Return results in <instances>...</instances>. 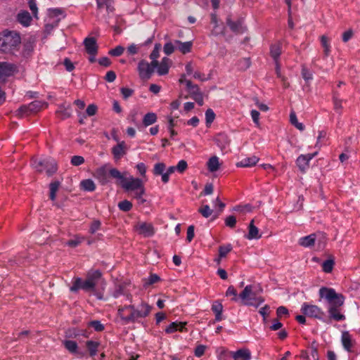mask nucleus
<instances>
[{"label": "nucleus", "mask_w": 360, "mask_h": 360, "mask_svg": "<svg viewBox=\"0 0 360 360\" xmlns=\"http://www.w3.org/2000/svg\"><path fill=\"white\" fill-rule=\"evenodd\" d=\"M207 169L210 172H214L219 169V159L217 156L211 157L207 162Z\"/></svg>", "instance_id": "33"}, {"label": "nucleus", "mask_w": 360, "mask_h": 360, "mask_svg": "<svg viewBox=\"0 0 360 360\" xmlns=\"http://www.w3.org/2000/svg\"><path fill=\"white\" fill-rule=\"evenodd\" d=\"M301 311L306 316L319 319L324 323H329L326 313L316 305L309 304L304 302L302 305Z\"/></svg>", "instance_id": "6"}, {"label": "nucleus", "mask_w": 360, "mask_h": 360, "mask_svg": "<svg viewBox=\"0 0 360 360\" xmlns=\"http://www.w3.org/2000/svg\"><path fill=\"white\" fill-rule=\"evenodd\" d=\"M225 224L230 228H233L236 224V219L234 216H229L225 219Z\"/></svg>", "instance_id": "63"}, {"label": "nucleus", "mask_w": 360, "mask_h": 360, "mask_svg": "<svg viewBox=\"0 0 360 360\" xmlns=\"http://www.w3.org/2000/svg\"><path fill=\"white\" fill-rule=\"evenodd\" d=\"M316 238V234L312 233L300 238L299 239L298 244L304 248H311L314 245Z\"/></svg>", "instance_id": "24"}, {"label": "nucleus", "mask_w": 360, "mask_h": 360, "mask_svg": "<svg viewBox=\"0 0 360 360\" xmlns=\"http://www.w3.org/2000/svg\"><path fill=\"white\" fill-rule=\"evenodd\" d=\"M124 51V49L122 46H117L115 49L109 51V54L112 56H120Z\"/></svg>", "instance_id": "55"}, {"label": "nucleus", "mask_w": 360, "mask_h": 360, "mask_svg": "<svg viewBox=\"0 0 360 360\" xmlns=\"http://www.w3.org/2000/svg\"><path fill=\"white\" fill-rule=\"evenodd\" d=\"M175 48L176 47L174 43L167 42L164 45L163 51L166 55L169 56L174 51Z\"/></svg>", "instance_id": "50"}, {"label": "nucleus", "mask_w": 360, "mask_h": 360, "mask_svg": "<svg viewBox=\"0 0 360 360\" xmlns=\"http://www.w3.org/2000/svg\"><path fill=\"white\" fill-rule=\"evenodd\" d=\"M107 166L103 165L98 168L94 173V176L102 184H105L108 182L107 176Z\"/></svg>", "instance_id": "21"}, {"label": "nucleus", "mask_w": 360, "mask_h": 360, "mask_svg": "<svg viewBox=\"0 0 360 360\" xmlns=\"http://www.w3.org/2000/svg\"><path fill=\"white\" fill-rule=\"evenodd\" d=\"M151 309L152 307L145 302H141L136 307L133 304V317L134 323L147 317L150 314Z\"/></svg>", "instance_id": "7"}, {"label": "nucleus", "mask_w": 360, "mask_h": 360, "mask_svg": "<svg viewBox=\"0 0 360 360\" xmlns=\"http://www.w3.org/2000/svg\"><path fill=\"white\" fill-rule=\"evenodd\" d=\"M334 266V261L333 259H327L322 264L323 271L326 273H330L332 271Z\"/></svg>", "instance_id": "47"}, {"label": "nucleus", "mask_w": 360, "mask_h": 360, "mask_svg": "<svg viewBox=\"0 0 360 360\" xmlns=\"http://www.w3.org/2000/svg\"><path fill=\"white\" fill-rule=\"evenodd\" d=\"M97 7L102 8L105 7L108 13H112L114 11V1L113 0H96Z\"/></svg>", "instance_id": "30"}, {"label": "nucleus", "mask_w": 360, "mask_h": 360, "mask_svg": "<svg viewBox=\"0 0 360 360\" xmlns=\"http://www.w3.org/2000/svg\"><path fill=\"white\" fill-rule=\"evenodd\" d=\"M94 287L86 279L83 281L81 278L75 277L72 281V285L70 288L71 292H75L79 290L84 291H91L94 290Z\"/></svg>", "instance_id": "10"}, {"label": "nucleus", "mask_w": 360, "mask_h": 360, "mask_svg": "<svg viewBox=\"0 0 360 360\" xmlns=\"http://www.w3.org/2000/svg\"><path fill=\"white\" fill-rule=\"evenodd\" d=\"M174 44L176 45V49L180 52H181L184 54H186V53H190L191 51L193 42L191 41L182 42L179 40H175Z\"/></svg>", "instance_id": "25"}, {"label": "nucleus", "mask_w": 360, "mask_h": 360, "mask_svg": "<svg viewBox=\"0 0 360 360\" xmlns=\"http://www.w3.org/2000/svg\"><path fill=\"white\" fill-rule=\"evenodd\" d=\"M186 322H172L165 329L167 333H173L176 331L183 332L186 330Z\"/></svg>", "instance_id": "22"}, {"label": "nucleus", "mask_w": 360, "mask_h": 360, "mask_svg": "<svg viewBox=\"0 0 360 360\" xmlns=\"http://www.w3.org/2000/svg\"><path fill=\"white\" fill-rule=\"evenodd\" d=\"M198 212L202 215V217H204L205 218H208L209 217L211 216V214H212L213 211L212 210L210 207L209 205H203L202 207H200L199 209H198Z\"/></svg>", "instance_id": "46"}, {"label": "nucleus", "mask_w": 360, "mask_h": 360, "mask_svg": "<svg viewBox=\"0 0 360 360\" xmlns=\"http://www.w3.org/2000/svg\"><path fill=\"white\" fill-rule=\"evenodd\" d=\"M59 186L60 183L58 181H53L50 184V199L52 201H54L56 200V193L58 191Z\"/></svg>", "instance_id": "42"}, {"label": "nucleus", "mask_w": 360, "mask_h": 360, "mask_svg": "<svg viewBox=\"0 0 360 360\" xmlns=\"http://www.w3.org/2000/svg\"><path fill=\"white\" fill-rule=\"evenodd\" d=\"M15 70V65L6 62H0V81L11 75Z\"/></svg>", "instance_id": "15"}, {"label": "nucleus", "mask_w": 360, "mask_h": 360, "mask_svg": "<svg viewBox=\"0 0 360 360\" xmlns=\"http://www.w3.org/2000/svg\"><path fill=\"white\" fill-rule=\"evenodd\" d=\"M121 295H126L127 299H128V300L131 299V295L127 294L124 292V286L122 285H118L117 286L115 287V289L112 293V296L115 298H117V297H120Z\"/></svg>", "instance_id": "40"}, {"label": "nucleus", "mask_w": 360, "mask_h": 360, "mask_svg": "<svg viewBox=\"0 0 360 360\" xmlns=\"http://www.w3.org/2000/svg\"><path fill=\"white\" fill-rule=\"evenodd\" d=\"M226 296H231V295H233V298L231 299V300L233 301H238V297H237V292H236V289L234 288L233 286L231 285L228 288L226 292Z\"/></svg>", "instance_id": "57"}, {"label": "nucleus", "mask_w": 360, "mask_h": 360, "mask_svg": "<svg viewBox=\"0 0 360 360\" xmlns=\"http://www.w3.org/2000/svg\"><path fill=\"white\" fill-rule=\"evenodd\" d=\"M227 25L229 26L231 30L237 33L243 32V25L242 21L238 20L237 22H233L231 19L227 20Z\"/></svg>", "instance_id": "34"}, {"label": "nucleus", "mask_w": 360, "mask_h": 360, "mask_svg": "<svg viewBox=\"0 0 360 360\" xmlns=\"http://www.w3.org/2000/svg\"><path fill=\"white\" fill-rule=\"evenodd\" d=\"M117 314L124 323H134L133 317V304L119 307Z\"/></svg>", "instance_id": "11"}, {"label": "nucleus", "mask_w": 360, "mask_h": 360, "mask_svg": "<svg viewBox=\"0 0 360 360\" xmlns=\"http://www.w3.org/2000/svg\"><path fill=\"white\" fill-rule=\"evenodd\" d=\"M28 6L32 13L33 16L38 19V8L37 6L36 0H29Z\"/></svg>", "instance_id": "49"}, {"label": "nucleus", "mask_w": 360, "mask_h": 360, "mask_svg": "<svg viewBox=\"0 0 360 360\" xmlns=\"http://www.w3.org/2000/svg\"><path fill=\"white\" fill-rule=\"evenodd\" d=\"M205 349H206V347L203 345H198L196 347V348L195 349V352H194L195 356L197 357L202 356L205 354Z\"/></svg>", "instance_id": "61"}, {"label": "nucleus", "mask_w": 360, "mask_h": 360, "mask_svg": "<svg viewBox=\"0 0 360 360\" xmlns=\"http://www.w3.org/2000/svg\"><path fill=\"white\" fill-rule=\"evenodd\" d=\"M58 115L63 120L68 118L72 114V108L70 105L62 104L58 107L56 111Z\"/></svg>", "instance_id": "26"}, {"label": "nucleus", "mask_w": 360, "mask_h": 360, "mask_svg": "<svg viewBox=\"0 0 360 360\" xmlns=\"http://www.w3.org/2000/svg\"><path fill=\"white\" fill-rule=\"evenodd\" d=\"M47 106V103L41 101H34L27 105L31 113H34Z\"/></svg>", "instance_id": "31"}, {"label": "nucleus", "mask_w": 360, "mask_h": 360, "mask_svg": "<svg viewBox=\"0 0 360 360\" xmlns=\"http://www.w3.org/2000/svg\"><path fill=\"white\" fill-rule=\"evenodd\" d=\"M17 21L23 27H28L31 25L32 17L27 11H20L16 16Z\"/></svg>", "instance_id": "18"}, {"label": "nucleus", "mask_w": 360, "mask_h": 360, "mask_svg": "<svg viewBox=\"0 0 360 360\" xmlns=\"http://www.w3.org/2000/svg\"><path fill=\"white\" fill-rule=\"evenodd\" d=\"M84 45L86 52L89 54H96L98 52V45L94 37H86L84 40Z\"/></svg>", "instance_id": "16"}, {"label": "nucleus", "mask_w": 360, "mask_h": 360, "mask_svg": "<svg viewBox=\"0 0 360 360\" xmlns=\"http://www.w3.org/2000/svg\"><path fill=\"white\" fill-rule=\"evenodd\" d=\"M118 207L124 212L129 211L132 207V204L127 200H122L118 203Z\"/></svg>", "instance_id": "48"}, {"label": "nucleus", "mask_w": 360, "mask_h": 360, "mask_svg": "<svg viewBox=\"0 0 360 360\" xmlns=\"http://www.w3.org/2000/svg\"><path fill=\"white\" fill-rule=\"evenodd\" d=\"M84 240V237L76 236L73 239L68 240L66 243V245L70 247L75 248V247L78 246Z\"/></svg>", "instance_id": "44"}, {"label": "nucleus", "mask_w": 360, "mask_h": 360, "mask_svg": "<svg viewBox=\"0 0 360 360\" xmlns=\"http://www.w3.org/2000/svg\"><path fill=\"white\" fill-rule=\"evenodd\" d=\"M215 118V114L212 109H207L205 112V120L207 124H210L213 122Z\"/></svg>", "instance_id": "53"}, {"label": "nucleus", "mask_w": 360, "mask_h": 360, "mask_svg": "<svg viewBox=\"0 0 360 360\" xmlns=\"http://www.w3.org/2000/svg\"><path fill=\"white\" fill-rule=\"evenodd\" d=\"M281 47L282 45L281 42L272 44L270 47V55L275 63H277L279 60V57L281 54Z\"/></svg>", "instance_id": "29"}, {"label": "nucleus", "mask_w": 360, "mask_h": 360, "mask_svg": "<svg viewBox=\"0 0 360 360\" xmlns=\"http://www.w3.org/2000/svg\"><path fill=\"white\" fill-rule=\"evenodd\" d=\"M109 174L111 177L119 181L122 187L127 191H134V193L136 191H141L144 188L143 181L139 178H134L132 176H129L127 177V172L122 174L118 169L116 168H111L109 170Z\"/></svg>", "instance_id": "2"}, {"label": "nucleus", "mask_w": 360, "mask_h": 360, "mask_svg": "<svg viewBox=\"0 0 360 360\" xmlns=\"http://www.w3.org/2000/svg\"><path fill=\"white\" fill-rule=\"evenodd\" d=\"M90 326L94 328L96 331H102L104 329L103 325L99 321H92Z\"/></svg>", "instance_id": "64"}, {"label": "nucleus", "mask_w": 360, "mask_h": 360, "mask_svg": "<svg viewBox=\"0 0 360 360\" xmlns=\"http://www.w3.org/2000/svg\"><path fill=\"white\" fill-rule=\"evenodd\" d=\"M261 238L259 229L254 224V220L252 219L248 226V233L246 236V238L248 240L259 239Z\"/></svg>", "instance_id": "28"}, {"label": "nucleus", "mask_w": 360, "mask_h": 360, "mask_svg": "<svg viewBox=\"0 0 360 360\" xmlns=\"http://www.w3.org/2000/svg\"><path fill=\"white\" fill-rule=\"evenodd\" d=\"M21 42V37L16 31L5 30L0 32V52L11 53Z\"/></svg>", "instance_id": "3"}, {"label": "nucleus", "mask_w": 360, "mask_h": 360, "mask_svg": "<svg viewBox=\"0 0 360 360\" xmlns=\"http://www.w3.org/2000/svg\"><path fill=\"white\" fill-rule=\"evenodd\" d=\"M188 165L186 161L181 160L178 162L177 165L175 167L179 172L182 173L186 169Z\"/></svg>", "instance_id": "62"}, {"label": "nucleus", "mask_w": 360, "mask_h": 360, "mask_svg": "<svg viewBox=\"0 0 360 360\" xmlns=\"http://www.w3.org/2000/svg\"><path fill=\"white\" fill-rule=\"evenodd\" d=\"M63 345L65 348L68 350L71 354H78L80 356H83L84 353L78 351L77 343L74 340H65L63 342Z\"/></svg>", "instance_id": "23"}, {"label": "nucleus", "mask_w": 360, "mask_h": 360, "mask_svg": "<svg viewBox=\"0 0 360 360\" xmlns=\"http://www.w3.org/2000/svg\"><path fill=\"white\" fill-rule=\"evenodd\" d=\"M158 120L157 115L154 112L146 113L143 118V124L145 127H148L156 122Z\"/></svg>", "instance_id": "38"}, {"label": "nucleus", "mask_w": 360, "mask_h": 360, "mask_svg": "<svg viewBox=\"0 0 360 360\" xmlns=\"http://www.w3.org/2000/svg\"><path fill=\"white\" fill-rule=\"evenodd\" d=\"M320 41H321V46L323 49L324 56H325V57H328L330 53V49H331L330 40L326 36L322 35L320 37Z\"/></svg>", "instance_id": "35"}, {"label": "nucleus", "mask_w": 360, "mask_h": 360, "mask_svg": "<svg viewBox=\"0 0 360 360\" xmlns=\"http://www.w3.org/2000/svg\"><path fill=\"white\" fill-rule=\"evenodd\" d=\"M101 223L99 220H97V219L94 220L90 225L89 232L91 234H94L101 229Z\"/></svg>", "instance_id": "54"}, {"label": "nucleus", "mask_w": 360, "mask_h": 360, "mask_svg": "<svg viewBox=\"0 0 360 360\" xmlns=\"http://www.w3.org/2000/svg\"><path fill=\"white\" fill-rule=\"evenodd\" d=\"M86 347L91 356H95L97 354L98 349L100 345L98 342L88 340L86 342Z\"/></svg>", "instance_id": "37"}, {"label": "nucleus", "mask_w": 360, "mask_h": 360, "mask_svg": "<svg viewBox=\"0 0 360 360\" xmlns=\"http://www.w3.org/2000/svg\"><path fill=\"white\" fill-rule=\"evenodd\" d=\"M49 18L58 17L60 15H63V11L61 8H49L48 10Z\"/></svg>", "instance_id": "52"}, {"label": "nucleus", "mask_w": 360, "mask_h": 360, "mask_svg": "<svg viewBox=\"0 0 360 360\" xmlns=\"http://www.w3.org/2000/svg\"><path fill=\"white\" fill-rule=\"evenodd\" d=\"M101 276V272L99 270L90 271L87 273L86 280L95 288Z\"/></svg>", "instance_id": "32"}, {"label": "nucleus", "mask_w": 360, "mask_h": 360, "mask_svg": "<svg viewBox=\"0 0 360 360\" xmlns=\"http://www.w3.org/2000/svg\"><path fill=\"white\" fill-rule=\"evenodd\" d=\"M233 360H251V352L248 348H241L235 352H231Z\"/></svg>", "instance_id": "14"}, {"label": "nucleus", "mask_w": 360, "mask_h": 360, "mask_svg": "<svg viewBox=\"0 0 360 360\" xmlns=\"http://www.w3.org/2000/svg\"><path fill=\"white\" fill-rule=\"evenodd\" d=\"M259 158L256 156H252L243 158L236 164L238 167H248L255 165L259 162Z\"/></svg>", "instance_id": "27"}, {"label": "nucleus", "mask_w": 360, "mask_h": 360, "mask_svg": "<svg viewBox=\"0 0 360 360\" xmlns=\"http://www.w3.org/2000/svg\"><path fill=\"white\" fill-rule=\"evenodd\" d=\"M171 60L169 58L165 57L162 59L161 62L159 63L157 68V72L159 75H165L168 73L169 66H170Z\"/></svg>", "instance_id": "19"}, {"label": "nucleus", "mask_w": 360, "mask_h": 360, "mask_svg": "<svg viewBox=\"0 0 360 360\" xmlns=\"http://www.w3.org/2000/svg\"><path fill=\"white\" fill-rule=\"evenodd\" d=\"M212 311L215 315V321H221L224 317L222 316L223 305L219 300H215L212 304Z\"/></svg>", "instance_id": "20"}, {"label": "nucleus", "mask_w": 360, "mask_h": 360, "mask_svg": "<svg viewBox=\"0 0 360 360\" xmlns=\"http://www.w3.org/2000/svg\"><path fill=\"white\" fill-rule=\"evenodd\" d=\"M317 155V152L314 153H308L307 155H300L296 160V164L298 168L302 172L309 167V164L311 160H312Z\"/></svg>", "instance_id": "12"}, {"label": "nucleus", "mask_w": 360, "mask_h": 360, "mask_svg": "<svg viewBox=\"0 0 360 360\" xmlns=\"http://www.w3.org/2000/svg\"><path fill=\"white\" fill-rule=\"evenodd\" d=\"M30 114H31V112L30 111L29 108H27V105H21L18 108V110L16 111V115H18L19 117L27 116Z\"/></svg>", "instance_id": "51"}, {"label": "nucleus", "mask_w": 360, "mask_h": 360, "mask_svg": "<svg viewBox=\"0 0 360 360\" xmlns=\"http://www.w3.org/2000/svg\"><path fill=\"white\" fill-rule=\"evenodd\" d=\"M319 294L321 298L325 299L328 303V313L329 323L331 320L342 321L345 320V316L341 313L340 307L343 305L345 298L341 294H338L333 288L322 287L319 289Z\"/></svg>", "instance_id": "1"}, {"label": "nucleus", "mask_w": 360, "mask_h": 360, "mask_svg": "<svg viewBox=\"0 0 360 360\" xmlns=\"http://www.w3.org/2000/svg\"><path fill=\"white\" fill-rule=\"evenodd\" d=\"M232 250L231 245L229 244L226 245H221L219 248V258L217 259V262L219 263L220 259L226 256V255Z\"/></svg>", "instance_id": "41"}, {"label": "nucleus", "mask_w": 360, "mask_h": 360, "mask_svg": "<svg viewBox=\"0 0 360 360\" xmlns=\"http://www.w3.org/2000/svg\"><path fill=\"white\" fill-rule=\"evenodd\" d=\"M166 166L163 162H158L154 165L153 174L156 176H159L165 172Z\"/></svg>", "instance_id": "45"}, {"label": "nucleus", "mask_w": 360, "mask_h": 360, "mask_svg": "<svg viewBox=\"0 0 360 360\" xmlns=\"http://www.w3.org/2000/svg\"><path fill=\"white\" fill-rule=\"evenodd\" d=\"M252 286L248 285L239 294L238 297L240 299L243 304L246 306H252L257 308L264 300L262 297H257L252 292Z\"/></svg>", "instance_id": "5"}, {"label": "nucleus", "mask_w": 360, "mask_h": 360, "mask_svg": "<svg viewBox=\"0 0 360 360\" xmlns=\"http://www.w3.org/2000/svg\"><path fill=\"white\" fill-rule=\"evenodd\" d=\"M290 120L291 124L292 125H294L299 130L303 131L304 129V124L297 121V116L294 112H292L290 114Z\"/></svg>", "instance_id": "43"}, {"label": "nucleus", "mask_w": 360, "mask_h": 360, "mask_svg": "<svg viewBox=\"0 0 360 360\" xmlns=\"http://www.w3.org/2000/svg\"><path fill=\"white\" fill-rule=\"evenodd\" d=\"M134 229L136 231L145 238L152 237L155 234V228L151 223L138 222Z\"/></svg>", "instance_id": "9"}, {"label": "nucleus", "mask_w": 360, "mask_h": 360, "mask_svg": "<svg viewBox=\"0 0 360 360\" xmlns=\"http://www.w3.org/2000/svg\"><path fill=\"white\" fill-rule=\"evenodd\" d=\"M156 67L153 65V63H149L145 60H140L137 67L139 77L144 80L150 79Z\"/></svg>", "instance_id": "8"}, {"label": "nucleus", "mask_w": 360, "mask_h": 360, "mask_svg": "<svg viewBox=\"0 0 360 360\" xmlns=\"http://www.w3.org/2000/svg\"><path fill=\"white\" fill-rule=\"evenodd\" d=\"M81 188L84 191L92 192L96 189V185L91 179H84L80 183Z\"/></svg>", "instance_id": "36"}, {"label": "nucleus", "mask_w": 360, "mask_h": 360, "mask_svg": "<svg viewBox=\"0 0 360 360\" xmlns=\"http://www.w3.org/2000/svg\"><path fill=\"white\" fill-rule=\"evenodd\" d=\"M145 194V189L141 190V191H136L134 193V198L137 200L139 204H143L146 202V200L143 198Z\"/></svg>", "instance_id": "59"}, {"label": "nucleus", "mask_w": 360, "mask_h": 360, "mask_svg": "<svg viewBox=\"0 0 360 360\" xmlns=\"http://www.w3.org/2000/svg\"><path fill=\"white\" fill-rule=\"evenodd\" d=\"M161 49V45L160 44H156L155 45L154 49L151 52L150 55V58L152 60L151 63H153V65L158 66V61L157 58L159 57V51Z\"/></svg>", "instance_id": "39"}, {"label": "nucleus", "mask_w": 360, "mask_h": 360, "mask_svg": "<svg viewBox=\"0 0 360 360\" xmlns=\"http://www.w3.org/2000/svg\"><path fill=\"white\" fill-rule=\"evenodd\" d=\"M341 342L343 348L348 352H352L355 340L349 331H342L341 334Z\"/></svg>", "instance_id": "13"}, {"label": "nucleus", "mask_w": 360, "mask_h": 360, "mask_svg": "<svg viewBox=\"0 0 360 360\" xmlns=\"http://www.w3.org/2000/svg\"><path fill=\"white\" fill-rule=\"evenodd\" d=\"M342 100L339 99L336 96L333 97L334 109L338 113L341 112V110L342 108Z\"/></svg>", "instance_id": "60"}, {"label": "nucleus", "mask_w": 360, "mask_h": 360, "mask_svg": "<svg viewBox=\"0 0 360 360\" xmlns=\"http://www.w3.org/2000/svg\"><path fill=\"white\" fill-rule=\"evenodd\" d=\"M31 165L37 172L45 171L49 175H51L57 171L56 162L50 157L32 158Z\"/></svg>", "instance_id": "4"}, {"label": "nucleus", "mask_w": 360, "mask_h": 360, "mask_svg": "<svg viewBox=\"0 0 360 360\" xmlns=\"http://www.w3.org/2000/svg\"><path fill=\"white\" fill-rule=\"evenodd\" d=\"M136 168L138 172L140 174V175L142 177H145L146 176V173L147 169H146V165L143 162L138 163L136 165Z\"/></svg>", "instance_id": "58"}, {"label": "nucleus", "mask_w": 360, "mask_h": 360, "mask_svg": "<svg viewBox=\"0 0 360 360\" xmlns=\"http://www.w3.org/2000/svg\"><path fill=\"white\" fill-rule=\"evenodd\" d=\"M84 162V158L80 155H75L71 158V164L74 166H79Z\"/></svg>", "instance_id": "56"}, {"label": "nucleus", "mask_w": 360, "mask_h": 360, "mask_svg": "<svg viewBox=\"0 0 360 360\" xmlns=\"http://www.w3.org/2000/svg\"><path fill=\"white\" fill-rule=\"evenodd\" d=\"M127 152V146L124 141H121L112 148V153L115 160L122 158Z\"/></svg>", "instance_id": "17"}]
</instances>
